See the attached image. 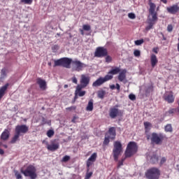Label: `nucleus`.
Instances as JSON below:
<instances>
[{
    "label": "nucleus",
    "instance_id": "nucleus-1",
    "mask_svg": "<svg viewBox=\"0 0 179 179\" xmlns=\"http://www.w3.org/2000/svg\"><path fill=\"white\" fill-rule=\"evenodd\" d=\"M36 171H37V170L33 165H29L25 170H23V169H21L20 170L22 174H24L25 177H29L31 179L37 178V173Z\"/></svg>",
    "mask_w": 179,
    "mask_h": 179
},
{
    "label": "nucleus",
    "instance_id": "nucleus-2",
    "mask_svg": "<svg viewBox=\"0 0 179 179\" xmlns=\"http://www.w3.org/2000/svg\"><path fill=\"white\" fill-rule=\"evenodd\" d=\"M138 152V145H136V143L134 141H131L128 143L124 155L125 157H131V156H134L135 153Z\"/></svg>",
    "mask_w": 179,
    "mask_h": 179
},
{
    "label": "nucleus",
    "instance_id": "nucleus-3",
    "mask_svg": "<svg viewBox=\"0 0 179 179\" xmlns=\"http://www.w3.org/2000/svg\"><path fill=\"white\" fill-rule=\"evenodd\" d=\"M122 152V144L120 141H115L113 143V155L115 162H118V157Z\"/></svg>",
    "mask_w": 179,
    "mask_h": 179
},
{
    "label": "nucleus",
    "instance_id": "nucleus-4",
    "mask_svg": "<svg viewBox=\"0 0 179 179\" xmlns=\"http://www.w3.org/2000/svg\"><path fill=\"white\" fill-rule=\"evenodd\" d=\"M85 68H87V64L75 59L72 62V70L76 72H82Z\"/></svg>",
    "mask_w": 179,
    "mask_h": 179
},
{
    "label": "nucleus",
    "instance_id": "nucleus-5",
    "mask_svg": "<svg viewBox=\"0 0 179 179\" xmlns=\"http://www.w3.org/2000/svg\"><path fill=\"white\" fill-rule=\"evenodd\" d=\"M145 177L148 179H159L160 171L157 168H151L145 172Z\"/></svg>",
    "mask_w": 179,
    "mask_h": 179
},
{
    "label": "nucleus",
    "instance_id": "nucleus-6",
    "mask_svg": "<svg viewBox=\"0 0 179 179\" xmlns=\"http://www.w3.org/2000/svg\"><path fill=\"white\" fill-rule=\"evenodd\" d=\"M113 76L111 75H106L105 77H100L95 82L92 83L93 87H99V86H101L106 82H108V80H111L113 79Z\"/></svg>",
    "mask_w": 179,
    "mask_h": 179
},
{
    "label": "nucleus",
    "instance_id": "nucleus-7",
    "mask_svg": "<svg viewBox=\"0 0 179 179\" xmlns=\"http://www.w3.org/2000/svg\"><path fill=\"white\" fill-rule=\"evenodd\" d=\"M151 142L155 143V145H162L163 140L164 139V135L162 134L152 133L151 134Z\"/></svg>",
    "mask_w": 179,
    "mask_h": 179
},
{
    "label": "nucleus",
    "instance_id": "nucleus-8",
    "mask_svg": "<svg viewBox=\"0 0 179 179\" xmlns=\"http://www.w3.org/2000/svg\"><path fill=\"white\" fill-rule=\"evenodd\" d=\"M108 54V52L106 48L98 47L94 52V57L96 58H103V57H107Z\"/></svg>",
    "mask_w": 179,
    "mask_h": 179
},
{
    "label": "nucleus",
    "instance_id": "nucleus-9",
    "mask_svg": "<svg viewBox=\"0 0 179 179\" xmlns=\"http://www.w3.org/2000/svg\"><path fill=\"white\" fill-rule=\"evenodd\" d=\"M118 106H115V107L110 108L109 110V117L110 118L114 119L117 118V117H121L122 115V110L118 109Z\"/></svg>",
    "mask_w": 179,
    "mask_h": 179
},
{
    "label": "nucleus",
    "instance_id": "nucleus-10",
    "mask_svg": "<svg viewBox=\"0 0 179 179\" xmlns=\"http://www.w3.org/2000/svg\"><path fill=\"white\" fill-rule=\"evenodd\" d=\"M15 132L20 136L24 135V134H27V132H29V127L26 124L17 125L15 127Z\"/></svg>",
    "mask_w": 179,
    "mask_h": 179
},
{
    "label": "nucleus",
    "instance_id": "nucleus-11",
    "mask_svg": "<svg viewBox=\"0 0 179 179\" xmlns=\"http://www.w3.org/2000/svg\"><path fill=\"white\" fill-rule=\"evenodd\" d=\"M156 9V4L150 3L149 12L152 17V20H157V13L155 11Z\"/></svg>",
    "mask_w": 179,
    "mask_h": 179
},
{
    "label": "nucleus",
    "instance_id": "nucleus-12",
    "mask_svg": "<svg viewBox=\"0 0 179 179\" xmlns=\"http://www.w3.org/2000/svg\"><path fill=\"white\" fill-rule=\"evenodd\" d=\"M80 83L83 86L87 87V85L90 83V77L85 74L81 75Z\"/></svg>",
    "mask_w": 179,
    "mask_h": 179
},
{
    "label": "nucleus",
    "instance_id": "nucleus-13",
    "mask_svg": "<svg viewBox=\"0 0 179 179\" xmlns=\"http://www.w3.org/2000/svg\"><path fill=\"white\" fill-rule=\"evenodd\" d=\"M105 136H108L111 141H113V139H115V136H117L115 127H110L108 129V131L105 134Z\"/></svg>",
    "mask_w": 179,
    "mask_h": 179
},
{
    "label": "nucleus",
    "instance_id": "nucleus-14",
    "mask_svg": "<svg viewBox=\"0 0 179 179\" xmlns=\"http://www.w3.org/2000/svg\"><path fill=\"white\" fill-rule=\"evenodd\" d=\"M166 10L171 15H176L179 11V6L177 4L173 5L171 6L167 7Z\"/></svg>",
    "mask_w": 179,
    "mask_h": 179
},
{
    "label": "nucleus",
    "instance_id": "nucleus-15",
    "mask_svg": "<svg viewBox=\"0 0 179 179\" xmlns=\"http://www.w3.org/2000/svg\"><path fill=\"white\" fill-rule=\"evenodd\" d=\"M72 62H73V60L71 58L68 57H63L62 58V64L64 68H67L69 69L71 68V64H72Z\"/></svg>",
    "mask_w": 179,
    "mask_h": 179
},
{
    "label": "nucleus",
    "instance_id": "nucleus-16",
    "mask_svg": "<svg viewBox=\"0 0 179 179\" xmlns=\"http://www.w3.org/2000/svg\"><path fill=\"white\" fill-rule=\"evenodd\" d=\"M164 99L165 100V101H167V103H174V95H173L172 92H169V93H166L164 95Z\"/></svg>",
    "mask_w": 179,
    "mask_h": 179
},
{
    "label": "nucleus",
    "instance_id": "nucleus-17",
    "mask_svg": "<svg viewBox=\"0 0 179 179\" xmlns=\"http://www.w3.org/2000/svg\"><path fill=\"white\" fill-rule=\"evenodd\" d=\"M96 159H97V153L94 152L87 159V166L90 167L92 164V163H94V162H96Z\"/></svg>",
    "mask_w": 179,
    "mask_h": 179
},
{
    "label": "nucleus",
    "instance_id": "nucleus-18",
    "mask_svg": "<svg viewBox=\"0 0 179 179\" xmlns=\"http://www.w3.org/2000/svg\"><path fill=\"white\" fill-rule=\"evenodd\" d=\"M37 83L38 85H39V87L40 89H41V90H45V89L47 88V83H45V80L41 78H38Z\"/></svg>",
    "mask_w": 179,
    "mask_h": 179
},
{
    "label": "nucleus",
    "instance_id": "nucleus-19",
    "mask_svg": "<svg viewBox=\"0 0 179 179\" xmlns=\"http://www.w3.org/2000/svg\"><path fill=\"white\" fill-rule=\"evenodd\" d=\"M10 136V132L8 129H5L1 135V139L2 141H8L9 139V136Z\"/></svg>",
    "mask_w": 179,
    "mask_h": 179
},
{
    "label": "nucleus",
    "instance_id": "nucleus-20",
    "mask_svg": "<svg viewBox=\"0 0 179 179\" xmlns=\"http://www.w3.org/2000/svg\"><path fill=\"white\" fill-rule=\"evenodd\" d=\"M126 79H127V70L124 69L120 72L118 76V80H120V82H124V80H126Z\"/></svg>",
    "mask_w": 179,
    "mask_h": 179
},
{
    "label": "nucleus",
    "instance_id": "nucleus-21",
    "mask_svg": "<svg viewBox=\"0 0 179 179\" xmlns=\"http://www.w3.org/2000/svg\"><path fill=\"white\" fill-rule=\"evenodd\" d=\"M150 62H151L152 68H155V66H156V65H157L159 60L157 59V57H156V55L155 54L151 55Z\"/></svg>",
    "mask_w": 179,
    "mask_h": 179
},
{
    "label": "nucleus",
    "instance_id": "nucleus-22",
    "mask_svg": "<svg viewBox=\"0 0 179 179\" xmlns=\"http://www.w3.org/2000/svg\"><path fill=\"white\" fill-rule=\"evenodd\" d=\"M47 149L50 150L51 152H55L57 149H59V143H52L50 145H48Z\"/></svg>",
    "mask_w": 179,
    "mask_h": 179
},
{
    "label": "nucleus",
    "instance_id": "nucleus-23",
    "mask_svg": "<svg viewBox=\"0 0 179 179\" xmlns=\"http://www.w3.org/2000/svg\"><path fill=\"white\" fill-rule=\"evenodd\" d=\"M8 87H9V83H6L0 88V100L5 96V92H6Z\"/></svg>",
    "mask_w": 179,
    "mask_h": 179
},
{
    "label": "nucleus",
    "instance_id": "nucleus-24",
    "mask_svg": "<svg viewBox=\"0 0 179 179\" xmlns=\"http://www.w3.org/2000/svg\"><path fill=\"white\" fill-rule=\"evenodd\" d=\"M147 159H150V162L152 163V164H156V163L159 162V157L155 154L152 155V156H147Z\"/></svg>",
    "mask_w": 179,
    "mask_h": 179
},
{
    "label": "nucleus",
    "instance_id": "nucleus-25",
    "mask_svg": "<svg viewBox=\"0 0 179 179\" xmlns=\"http://www.w3.org/2000/svg\"><path fill=\"white\" fill-rule=\"evenodd\" d=\"M157 20H153V17H152L151 19L148 20V26H147L145 27V30L147 31H149V30H150L151 29H152L153 26L155 25V23L157 22Z\"/></svg>",
    "mask_w": 179,
    "mask_h": 179
},
{
    "label": "nucleus",
    "instance_id": "nucleus-26",
    "mask_svg": "<svg viewBox=\"0 0 179 179\" xmlns=\"http://www.w3.org/2000/svg\"><path fill=\"white\" fill-rule=\"evenodd\" d=\"M121 72V69L120 67H115L114 69H112L108 73V75H117V73H120Z\"/></svg>",
    "mask_w": 179,
    "mask_h": 179
},
{
    "label": "nucleus",
    "instance_id": "nucleus-27",
    "mask_svg": "<svg viewBox=\"0 0 179 179\" xmlns=\"http://www.w3.org/2000/svg\"><path fill=\"white\" fill-rule=\"evenodd\" d=\"M93 108H94V101L93 99H90L88 101V104L86 107V111H93Z\"/></svg>",
    "mask_w": 179,
    "mask_h": 179
},
{
    "label": "nucleus",
    "instance_id": "nucleus-28",
    "mask_svg": "<svg viewBox=\"0 0 179 179\" xmlns=\"http://www.w3.org/2000/svg\"><path fill=\"white\" fill-rule=\"evenodd\" d=\"M86 94V91H78L75 92L74 100H78V97H83Z\"/></svg>",
    "mask_w": 179,
    "mask_h": 179
},
{
    "label": "nucleus",
    "instance_id": "nucleus-29",
    "mask_svg": "<svg viewBox=\"0 0 179 179\" xmlns=\"http://www.w3.org/2000/svg\"><path fill=\"white\" fill-rule=\"evenodd\" d=\"M20 137V134H18V133H15L11 140V143H16V141L19 139Z\"/></svg>",
    "mask_w": 179,
    "mask_h": 179
},
{
    "label": "nucleus",
    "instance_id": "nucleus-30",
    "mask_svg": "<svg viewBox=\"0 0 179 179\" xmlns=\"http://www.w3.org/2000/svg\"><path fill=\"white\" fill-rule=\"evenodd\" d=\"M54 66H63L62 58L55 60Z\"/></svg>",
    "mask_w": 179,
    "mask_h": 179
},
{
    "label": "nucleus",
    "instance_id": "nucleus-31",
    "mask_svg": "<svg viewBox=\"0 0 179 179\" xmlns=\"http://www.w3.org/2000/svg\"><path fill=\"white\" fill-rule=\"evenodd\" d=\"M104 96H106V91L101 90L98 92V97L99 99H104Z\"/></svg>",
    "mask_w": 179,
    "mask_h": 179
},
{
    "label": "nucleus",
    "instance_id": "nucleus-32",
    "mask_svg": "<svg viewBox=\"0 0 179 179\" xmlns=\"http://www.w3.org/2000/svg\"><path fill=\"white\" fill-rule=\"evenodd\" d=\"M165 131L166 132H173V127H171V124H169L165 126Z\"/></svg>",
    "mask_w": 179,
    "mask_h": 179
},
{
    "label": "nucleus",
    "instance_id": "nucleus-33",
    "mask_svg": "<svg viewBox=\"0 0 179 179\" xmlns=\"http://www.w3.org/2000/svg\"><path fill=\"white\" fill-rule=\"evenodd\" d=\"M85 87H86L82 84L77 85L75 92H82V89H85Z\"/></svg>",
    "mask_w": 179,
    "mask_h": 179
},
{
    "label": "nucleus",
    "instance_id": "nucleus-34",
    "mask_svg": "<svg viewBox=\"0 0 179 179\" xmlns=\"http://www.w3.org/2000/svg\"><path fill=\"white\" fill-rule=\"evenodd\" d=\"M6 78V69H1V79Z\"/></svg>",
    "mask_w": 179,
    "mask_h": 179
},
{
    "label": "nucleus",
    "instance_id": "nucleus-35",
    "mask_svg": "<svg viewBox=\"0 0 179 179\" xmlns=\"http://www.w3.org/2000/svg\"><path fill=\"white\" fill-rule=\"evenodd\" d=\"M110 139H111L110 137H108V136H106L105 135V138L103 141V145H108L110 143Z\"/></svg>",
    "mask_w": 179,
    "mask_h": 179
},
{
    "label": "nucleus",
    "instance_id": "nucleus-36",
    "mask_svg": "<svg viewBox=\"0 0 179 179\" xmlns=\"http://www.w3.org/2000/svg\"><path fill=\"white\" fill-rule=\"evenodd\" d=\"M20 2L25 5H31V3H33V0H21Z\"/></svg>",
    "mask_w": 179,
    "mask_h": 179
},
{
    "label": "nucleus",
    "instance_id": "nucleus-37",
    "mask_svg": "<svg viewBox=\"0 0 179 179\" xmlns=\"http://www.w3.org/2000/svg\"><path fill=\"white\" fill-rule=\"evenodd\" d=\"M47 136L48 138H52V136H54V130H51V129L48 130L47 131Z\"/></svg>",
    "mask_w": 179,
    "mask_h": 179
},
{
    "label": "nucleus",
    "instance_id": "nucleus-38",
    "mask_svg": "<svg viewBox=\"0 0 179 179\" xmlns=\"http://www.w3.org/2000/svg\"><path fill=\"white\" fill-rule=\"evenodd\" d=\"M144 127H145V131H149V129H150V122H145Z\"/></svg>",
    "mask_w": 179,
    "mask_h": 179
},
{
    "label": "nucleus",
    "instance_id": "nucleus-39",
    "mask_svg": "<svg viewBox=\"0 0 179 179\" xmlns=\"http://www.w3.org/2000/svg\"><path fill=\"white\" fill-rule=\"evenodd\" d=\"M91 29L92 28L90 27V25L89 24L83 25V29L85 30V31H90Z\"/></svg>",
    "mask_w": 179,
    "mask_h": 179
},
{
    "label": "nucleus",
    "instance_id": "nucleus-40",
    "mask_svg": "<svg viewBox=\"0 0 179 179\" xmlns=\"http://www.w3.org/2000/svg\"><path fill=\"white\" fill-rule=\"evenodd\" d=\"M69 160H71V157L66 155L62 158V162L66 163V162H69Z\"/></svg>",
    "mask_w": 179,
    "mask_h": 179
},
{
    "label": "nucleus",
    "instance_id": "nucleus-41",
    "mask_svg": "<svg viewBox=\"0 0 179 179\" xmlns=\"http://www.w3.org/2000/svg\"><path fill=\"white\" fill-rule=\"evenodd\" d=\"M14 173H15V176L17 179H22V174H20V173H19V171H15Z\"/></svg>",
    "mask_w": 179,
    "mask_h": 179
},
{
    "label": "nucleus",
    "instance_id": "nucleus-42",
    "mask_svg": "<svg viewBox=\"0 0 179 179\" xmlns=\"http://www.w3.org/2000/svg\"><path fill=\"white\" fill-rule=\"evenodd\" d=\"M144 41L143 39H140L134 41V43L136 45H141V44H143Z\"/></svg>",
    "mask_w": 179,
    "mask_h": 179
},
{
    "label": "nucleus",
    "instance_id": "nucleus-43",
    "mask_svg": "<svg viewBox=\"0 0 179 179\" xmlns=\"http://www.w3.org/2000/svg\"><path fill=\"white\" fill-rule=\"evenodd\" d=\"M129 99L131 100V101H135V100H136V96H135L134 94H130L129 95Z\"/></svg>",
    "mask_w": 179,
    "mask_h": 179
},
{
    "label": "nucleus",
    "instance_id": "nucleus-44",
    "mask_svg": "<svg viewBox=\"0 0 179 179\" xmlns=\"http://www.w3.org/2000/svg\"><path fill=\"white\" fill-rule=\"evenodd\" d=\"M134 55L135 57H141V51L138 50H134Z\"/></svg>",
    "mask_w": 179,
    "mask_h": 179
},
{
    "label": "nucleus",
    "instance_id": "nucleus-45",
    "mask_svg": "<svg viewBox=\"0 0 179 179\" xmlns=\"http://www.w3.org/2000/svg\"><path fill=\"white\" fill-rule=\"evenodd\" d=\"M111 61H113V58L110 56H106V62H107V64H110Z\"/></svg>",
    "mask_w": 179,
    "mask_h": 179
},
{
    "label": "nucleus",
    "instance_id": "nucleus-46",
    "mask_svg": "<svg viewBox=\"0 0 179 179\" xmlns=\"http://www.w3.org/2000/svg\"><path fill=\"white\" fill-rule=\"evenodd\" d=\"M128 16H129V19H135L136 17V16L135 15V14L134 13H129Z\"/></svg>",
    "mask_w": 179,
    "mask_h": 179
},
{
    "label": "nucleus",
    "instance_id": "nucleus-47",
    "mask_svg": "<svg viewBox=\"0 0 179 179\" xmlns=\"http://www.w3.org/2000/svg\"><path fill=\"white\" fill-rule=\"evenodd\" d=\"M125 159H127V157L122 159V160L119 162V164H118L119 167H121V166H124V162L125 161Z\"/></svg>",
    "mask_w": 179,
    "mask_h": 179
},
{
    "label": "nucleus",
    "instance_id": "nucleus-48",
    "mask_svg": "<svg viewBox=\"0 0 179 179\" xmlns=\"http://www.w3.org/2000/svg\"><path fill=\"white\" fill-rule=\"evenodd\" d=\"M93 175L92 172L87 173L85 176V179H90V177Z\"/></svg>",
    "mask_w": 179,
    "mask_h": 179
},
{
    "label": "nucleus",
    "instance_id": "nucleus-49",
    "mask_svg": "<svg viewBox=\"0 0 179 179\" xmlns=\"http://www.w3.org/2000/svg\"><path fill=\"white\" fill-rule=\"evenodd\" d=\"M167 31H169V33H171V31H173V25L169 24L167 27Z\"/></svg>",
    "mask_w": 179,
    "mask_h": 179
},
{
    "label": "nucleus",
    "instance_id": "nucleus-50",
    "mask_svg": "<svg viewBox=\"0 0 179 179\" xmlns=\"http://www.w3.org/2000/svg\"><path fill=\"white\" fill-rule=\"evenodd\" d=\"M166 160H167V159H166V157H162V159H161V161H160V164H161V166L163 165V164H164V163H166Z\"/></svg>",
    "mask_w": 179,
    "mask_h": 179
},
{
    "label": "nucleus",
    "instance_id": "nucleus-51",
    "mask_svg": "<svg viewBox=\"0 0 179 179\" xmlns=\"http://www.w3.org/2000/svg\"><path fill=\"white\" fill-rule=\"evenodd\" d=\"M0 148H4L5 149H8V145L6 144H3V143L0 141Z\"/></svg>",
    "mask_w": 179,
    "mask_h": 179
},
{
    "label": "nucleus",
    "instance_id": "nucleus-52",
    "mask_svg": "<svg viewBox=\"0 0 179 179\" xmlns=\"http://www.w3.org/2000/svg\"><path fill=\"white\" fill-rule=\"evenodd\" d=\"M152 86H149L148 87V89L145 90V92L146 93H150V92H152Z\"/></svg>",
    "mask_w": 179,
    "mask_h": 179
},
{
    "label": "nucleus",
    "instance_id": "nucleus-53",
    "mask_svg": "<svg viewBox=\"0 0 179 179\" xmlns=\"http://www.w3.org/2000/svg\"><path fill=\"white\" fill-rule=\"evenodd\" d=\"M66 110H69V111H72V110H76V106H71V107L66 108Z\"/></svg>",
    "mask_w": 179,
    "mask_h": 179
},
{
    "label": "nucleus",
    "instance_id": "nucleus-54",
    "mask_svg": "<svg viewBox=\"0 0 179 179\" xmlns=\"http://www.w3.org/2000/svg\"><path fill=\"white\" fill-rule=\"evenodd\" d=\"M72 82H73V83H75L76 85H78V79L76 78V77H73L72 78Z\"/></svg>",
    "mask_w": 179,
    "mask_h": 179
},
{
    "label": "nucleus",
    "instance_id": "nucleus-55",
    "mask_svg": "<svg viewBox=\"0 0 179 179\" xmlns=\"http://www.w3.org/2000/svg\"><path fill=\"white\" fill-rule=\"evenodd\" d=\"M115 88L117 89V90L118 92H120V89H121V86L120 85V84L117 83Z\"/></svg>",
    "mask_w": 179,
    "mask_h": 179
},
{
    "label": "nucleus",
    "instance_id": "nucleus-56",
    "mask_svg": "<svg viewBox=\"0 0 179 179\" xmlns=\"http://www.w3.org/2000/svg\"><path fill=\"white\" fill-rule=\"evenodd\" d=\"M78 116H73L71 122H76V120H78Z\"/></svg>",
    "mask_w": 179,
    "mask_h": 179
},
{
    "label": "nucleus",
    "instance_id": "nucleus-57",
    "mask_svg": "<svg viewBox=\"0 0 179 179\" xmlns=\"http://www.w3.org/2000/svg\"><path fill=\"white\" fill-rule=\"evenodd\" d=\"M174 111H176V109H170L169 110V114H173Z\"/></svg>",
    "mask_w": 179,
    "mask_h": 179
},
{
    "label": "nucleus",
    "instance_id": "nucleus-58",
    "mask_svg": "<svg viewBox=\"0 0 179 179\" xmlns=\"http://www.w3.org/2000/svg\"><path fill=\"white\" fill-rule=\"evenodd\" d=\"M110 89L111 90H114V89H115V85H110Z\"/></svg>",
    "mask_w": 179,
    "mask_h": 179
},
{
    "label": "nucleus",
    "instance_id": "nucleus-59",
    "mask_svg": "<svg viewBox=\"0 0 179 179\" xmlns=\"http://www.w3.org/2000/svg\"><path fill=\"white\" fill-rule=\"evenodd\" d=\"M152 51H153V52H155V54H157V52H158V51H157V48H154L152 49Z\"/></svg>",
    "mask_w": 179,
    "mask_h": 179
},
{
    "label": "nucleus",
    "instance_id": "nucleus-60",
    "mask_svg": "<svg viewBox=\"0 0 179 179\" xmlns=\"http://www.w3.org/2000/svg\"><path fill=\"white\" fill-rule=\"evenodd\" d=\"M4 153H5V151H3V150L0 148V155H4Z\"/></svg>",
    "mask_w": 179,
    "mask_h": 179
},
{
    "label": "nucleus",
    "instance_id": "nucleus-61",
    "mask_svg": "<svg viewBox=\"0 0 179 179\" xmlns=\"http://www.w3.org/2000/svg\"><path fill=\"white\" fill-rule=\"evenodd\" d=\"M84 29H80V31L82 34V36H85V32L83 31Z\"/></svg>",
    "mask_w": 179,
    "mask_h": 179
},
{
    "label": "nucleus",
    "instance_id": "nucleus-62",
    "mask_svg": "<svg viewBox=\"0 0 179 179\" xmlns=\"http://www.w3.org/2000/svg\"><path fill=\"white\" fill-rule=\"evenodd\" d=\"M163 3H167V0H160Z\"/></svg>",
    "mask_w": 179,
    "mask_h": 179
},
{
    "label": "nucleus",
    "instance_id": "nucleus-63",
    "mask_svg": "<svg viewBox=\"0 0 179 179\" xmlns=\"http://www.w3.org/2000/svg\"><path fill=\"white\" fill-rule=\"evenodd\" d=\"M54 48H58V45H56L53 46L52 49H54Z\"/></svg>",
    "mask_w": 179,
    "mask_h": 179
},
{
    "label": "nucleus",
    "instance_id": "nucleus-64",
    "mask_svg": "<svg viewBox=\"0 0 179 179\" xmlns=\"http://www.w3.org/2000/svg\"><path fill=\"white\" fill-rule=\"evenodd\" d=\"M44 120H45V119L43 118V122L44 124H45V122H44Z\"/></svg>",
    "mask_w": 179,
    "mask_h": 179
}]
</instances>
